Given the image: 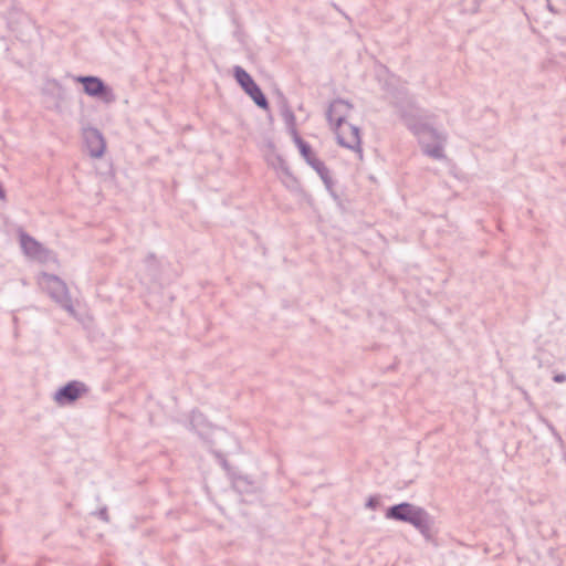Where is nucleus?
I'll list each match as a JSON object with an SVG mask.
<instances>
[{"label":"nucleus","instance_id":"nucleus-18","mask_svg":"<svg viewBox=\"0 0 566 566\" xmlns=\"http://www.w3.org/2000/svg\"><path fill=\"white\" fill-rule=\"evenodd\" d=\"M98 515H99V517H101L102 520H104V521H106V522L108 521V516H107V513H106V510H105V509L101 510V511H99V513H98Z\"/></svg>","mask_w":566,"mask_h":566},{"label":"nucleus","instance_id":"nucleus-5","mask_svg":"<svg viewBox=\"0 0 566 566\" xmlns=\"http://www.w3.org/2000/svg\"><path fill=\"white\" fill-rule=\"evenodd\" d=\"M234 77L241 85L243 91L253 99V102L261 108L268 109L269 102L262 93L259 85L253 81L251 75L241 66H234Z\"/></svg>","mask_w":566,"mask_h":566},{"label":"nucleus","instance_id":"nucleus-11","mask_svg":"<svg viewBox=\"0 0 566 566\" xmlns=\"http://www.w3.org/2000/svg\"><path fill=\"white\" fill-rule=\"evenodd\" d=\"M446 142V136L439 134L437 138H421L420 145L422 147L423 153L433 158V159H442L444 158L443 144Z\"/></svg>","mask_w":566,"mask_h":566},{"label":"nucleus","instance_id":"nucleus-12","mask_svg":"<svg viewBox=\"0 0 566 566\" xmlns=\"http://www.w3.org/2000/svg\"><path fill=\"white\" fill-rule=\"evenodd\" d=\"M189 426L192 430L198 432L200 436L208 433L209 429L211 428V424L207 420L205 415L197 410H193L189 415Z\"/></svg>","mask_w":566,"mask_h":566},{"label":"nucleus","instance_id":"nucleus-4","mask_svg":"<svg viewBox=\"0 0 566 566\" xmlns=\"http://www.w3.org/2000/svg\"><path fill=\"white\" fill-rule=\"evenodd\" d=\"M336 135L337 143L357 154L358 159L363 160V148L360 129L349 123L342 124L332 128Z\"/></svg>","mask_w":566,"mask_h":566},{"label":"nucleus","instance_id":"nucleus-6","mask_svg":"<svg viewBox=\"0 0 566 566\" xmlns=\"http://www.w3.org/2000/svg\"><path fill=\"white\" fill-rule=\"evenodd\" d=\"M86 391L87 388L83 382L74 380L56 390L53 399L57 405L64 406L74 402Z\"/></svg>","mask_w":566,"mask_h":566},{"label":"nucleus","instance_id":"nucleus-9","mask_svg":"<svg viewBox=\"0 0 566 566\" xmlns=\"http://www.w3.org/2000/svg\"><path fill=\"white\" fill-rule=\"evenodd\" d=\"M353 105L344 99H334L326 112L327 119L332 128L347 123L346 118L350 114Z\"/></svg>","mask_w":566,"mask_h":566},{"label":"nucleus","instance_id":"nucleus-19","mask_svg":"<svg viewBox=\"0 0 566 566\" xmlns=\"http://www.w3.org/2000/svg\"><path fill=\"white\" fill-rule=\"evenodd\" d=\"M6 195L2 188L0 187V199H4Z\"/></svg>","mask_w":566,"mask_h":566},{"label":"nucleus","instance_id":"nucleus-10","mask_svg":"<svg viewBox=\"0 0 566 566\" xmlns=\"http://www.w3.org/2000/svg\"><path fill=\"white\" fill-rule=\"evenodd\" d=\"M401 118L403 119L406 126L418 137L419 143L421 142V138L439 137V133L427 123L419 122L415 117L407 114H402Z\"/></svg>","mask_w":566,"mask_h":566},{"label":"nucleus","instance_id":"nucleus-1","mask_svg":"<svg viewBox=\"0 0 566 566\" xmlns=\"http://www.w3.org/2000/svg\"><path fill=\"white\" fill-rule=\"evenodd\" d=\"M386 517L410 523L424 536L431 531L432 522L427 511L408 502L389 507Z\"/></svg>","mask_w":566,"mask_h":566},{"label":"nucleus","instance_id":"nucleus-17","mask_svg":"<svg viewBox=\"0 0 566 566\" xmlns=\"http://www.w3.org/2000/svg\"><path fill=\"white\" fill-rule=\"evenodd\" d=\"M367 507H370V509H375L376 505H377V500L374 499V497H370L368 501H367Z\"/></svg>","mask_w":566,"mask_h":566},{"label":"nucleus","instance_id":"nucleus-16","mask_svg":"<svg viewBox=\"0 0 566 566\" xmlns=\"http://www.w3.org/2000/svg\"><path fill=\"white\" fill-rule=\"evenodd\" d=\"M553 380L555 382H564L566 381V375L565 374H556L554 377H553Z\"/></svg>","mask_w":566,"mask_h":566},{"label":"nucleus","instance_id":"nucleus-14","mask_svg":"<svg viewBox=\"0 0 566 566\" xmlns=\"http://www.w3.org/2000/svg\"><path fill=\"white\" fill-rule=\"evenodd\" d=\"M293 142L297 146L302 157L311 166L314 163V160L317 159V156L312 150L311 146L306 142H304L298 134H295Z\"/></svg>","mask_w":566,"mask_h":566},{"label":"nucleus","instance_id":"nucleus-13","mask_svg":"<svg viewBox=\"0 0 566 566\" xmlns=\"http://www.w3.org/2000/svg\"><path fill=\"white\" fill-rule=\"evenodd\" d=\"M311 167L317 172V175L321 177L322 181L324 182L327 190L332 191L334 187V181L331 175L329 169L325 166V164L319 160L318 158L314 160V163L311 165Z\"/></svg>","mask_w":566,"mask_h":566},{"label":"nucleus","instance_id":"nucleus-15","mask_svg":"<svg viewBox=\"0 0 566 566\" xmlns=\"http://www.w3.org/2000/svg\"><path fill=\"white\" fill-rule=\"evenodd\" d=\"M282 116H283L284 122L286 123V125L289 127L290 134L294 138L295 134H298L297 129H296V124H295L296 118H295L294 113L290 108H285L282 112Z\"/></svg>","mask_w":566,"mask_h":566},{"label":"nucleus","instance_id":"nucleus-8","mask_svg":"<svg viewBox=\"0 0 566 566\" xmlns=\"http://www.w3.org/2000/svg\"><path fill=\"white\" fill-rule=\"evenodd\" d=\"M20 244L25 255L33 260L39 262H48L52 258L50 251H48L41 243L25 233H21Z\"/></svg>","mask_w":566,"mask_h":566},{"label":"nucleus","instance_id":"nucleus-7","mask_svg":"<svg viewBox=\"0 0 566 566\" xmlns=\"http://www.w3.org/2000/svg\"><path fill=\"white\" fill-rule=\"evenodd\" d=\"M83 138L91 157L101 158L104 155L106 143L102 133L97 128H84Z\"/></svg>","mask_w":566,"mask_h":566},{"label":"nucleus","instance_id":"nucleus-3","mask_svg":"<svg viewBox=\"0 0 566 566\" xmlns=\"http://www.w3.org/2000/svg\"><path fill=\"white\" fill-rule=\"evenodd\" d=\"M73 81L82 84L83 92L97 101H99L104 105H111L116 102L117 96L114 90L105 84L102 78L93 75L83 76L75 75L72 76Z\"/></svg>","mask_w":566,"mask_h":566},{"label":"nucleus","instance_id":"nucleus-2","mask_svg":"<svg viewBox=\"0 0 566 566\" xmlns=\"http://www.w3.org/2000/svg\"><path fill=\"white\" fill-rule=\"evenodd\" d=\"M38 284L57 305L65 310L69 315L72 317L77 316L76 311L72 304L69 289L60 277L52 274L42 273L38 277Z\"/></svg>","mask_w":566,"mask_h":566}]
</instances>
